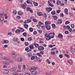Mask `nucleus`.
I'll return each instance as SVG.
<instances>
[{
  "label": "nucleus",
  "mask_w": 75,
  "mask_h": 75,
  "mask_svg": "<svg viewBox=\"0 0 75 75\" xmlns=\"http://www.w3.org/2000/svg\"><path fill=\"white\" fill-rule=\"evenodd\" d=\"M38 68L37 67H32L29 69L30 71L31 72L32 74L35 75L37 73V72L36 71V69H37Z\"/></svg>",
  "instance_id": "nucleus-1"
},
{
  "label": "nucleus",
  "mask_w": 75,
  "mask_h": 75,
  "mask_svg": "<svg viewBox=\"0 0 75 75\" xmlns=\"http://www.w3.org/2000/svg\"><path fill=\"white\" fill-rule=\"evenodd\" d=\"M45 37L47 40H51V37L49 36V34L46 33L45 34Z\"/></svg>",
  "instance_id": "nucleus-2"
},
{
  "label": "nucleus",
  "mask_w": 75,
  "mask_h": 75,
  "mask_svg": "<svg viewBox=\"0 0 75 75\" xmlns=\"http://www.w3.org/2000/svg\"><path fill=\"white\" fill-rule=\"evenodd\" d=\"M55 33H51L49 34V36L51 38H53L54 37Z\"/></svg>",
  "instance_id": "nucleus-3"
},
{
  "label": "nucleus",
  "mask_w": 75,
  "mask_h": 75,
  "mask_svg": "<svg viewBox=\"0 0 75 75\" xmlns=\"http://www.w3.org/2000/svg\"><path fill=\"white\" fill-rule=\"evenodd\" d=\"M17 70V69L15 67H14L13 68H11L9 69V71L11 72H14L16 70Z\"/></svg>",
  "instance_id": "nucleus-4"
},
{
  "label": "nucleus",
  "mask_w": 75,
  "mask_h": 75,
  "mask_svg": "<svg viewBox=\"0 0 75 75\" xmlns=\"http://www.w3.org/2000/svg\"><path fill=\"white\" fill-rule=\"evenodd\" d=\"M3 72L4 74H8L9 73V71L6 70V69H4L3 71Z\"/></svg>",
  "instance_id": "nucleus-5"
},
{
  "label": "nucleus",
  "mask_w": 75,
  "mask_h": 75,
  "mask_svg": "<svg viewBox=\"0 0 75 75\" xmlns=\"http://www.w3.org/2000/svg\"><path fill=\"white\" fill-rule=\"evenodd\" d=\"M26 3L25 2L22 5V7L24 8V9H25L26 8Z\"/></svg>",
  "instance_id": "nucleus-6"
},
{
  "label": "nucleus",
  "mask_w": 75,
  "mask_h": 75,
  "mask_svg": "<svg viewBox=\"0 0 75 75\" xmlns=\"http://www.w3.org/2000/svg\"><path fill=\"white\" fill-rule=\"evenodd\" d=\"M46 28L47 30H50L51 29V26L49 25H47L46 26Z\"/></svg>",
  "instance_id": "nucleus-7"
},
{
  "label": "nucleus",
  "mask_w": 75,
  "mask_h": 75,
  "mask_svg": "<svg viewBox=\"0 0 75 75\" xmlns=\"http://www.w3.org/2000/svg\"><path fill=\"white\" fill-rule=\"evenodd\" d=\"M38 49L39 50H44V47L41 46H40L38 47Z\"/></svg>",
  "instance_id": "nucleus-8"
},
{
  "label": "nucleus",
  "mask_w": 75,
  "mask_h": 75,
  "mask_svg": "<svg viewBox=\"0 0 75 75\" xmlns=\"http://www.w3.org/2000/svg\"><path fill=\"white\" fill-rule=\"evenodd\" d=\"M8 41L7 40H5L4 41V42L2 43V44H8Z\"/></svg>",
  "instance_id": "nucleus-9"
},
{
  "label": "nucleus",
  "mask_w": 75,
  "mask_h": 75,
  "mask_svg": "<svg viewBox=\"0 0 75 75\" xmlns=\"http://www.w3.org/2000/svg\"><path fill=\"white\" fill-rule=\"evenodd\" d=\"M2 59H5L6 60H9V58L8 57H6L5 56H2Z\"/></svg>",
  "instance_id": "nucleus-10"
},
{
  "label": "nucleus",
  "mask_w": 75,
  "mask_h": 75,
  "mask_svg": "<svg viewBox=\"0 0 75 75\" xmlns=\"http://www.w3.org/2000/svg\"><path fill=\"white\" fill-rule=\"evenodd\" d=\"M57 37H58L59 38H62V37H63V35L61 34H59L58 35Z\"/></svg>",
  "instance_id": "nucleus-11"
},
{
  "label": "nucleus",
  "mask_w": 75,
  "mask_h": 75,
  "mask_svg": "<svg viewBox=\"0 0 75 75\" xmlns=\"http://www.w3.org/2000/svg\"><path fill=\"white\" fill-rule=\"evenodd\" d=\"M18 28L19 29H20V30H21V31L22 32H24V31L25 30L24 29H23V28H21V27H18Z\"/></svg>",
  "instance_id": "nucleus-12"
},
{
  "label": "nucleus",
  "mask_w": 75,
  "mask_h": 75,
  "mask_svg": "<svg viewBox=\"0 0 75 75\" xmlns=\"http://www.w3.org/2000/svg\"><path fill=\"white\" fill-rule=\"evenodd\" d=\"M58 24H61L62 23V20L61 19H59L57 21Z\"/></svg>",
  "instance_id": "nucleus-13"
},
{
  "label": "nucleus",
  "mask_w": 75,
  "mask_h": 75,
  "mask_svg": "<svg viewBox=\"0 0 75 75\" xmlns=\"http://www.w3.org/2000/svg\"><path fill=\"white\" fill-rule=\"evenodd\" d=\"M3 64H6V65H10V63L7 62H3Z\"/></svg>",
  "instance_id": "nucleus-14"
},
{
  "label": "nucleus",
  "mask_w": 75,
  "mask_h": 75,
  "mask_svg": "<svg viewBox=\"0 0 75 75\" xmlns=\"http://www.w3.org/2000/svg\"><path fill=\"white\" fill-rule=\"evenodd\" d=\"M52 8H46V10L47 11H51L52 10Z\"/></svg>",
  "instance_id": "nucleus-15"
},
{
  "label": "nucleus",
  "mask_w": 75,
  "mask_h": 75,
  "mask_svg": "<svg viewBox=\"0 0 75 75\" xmlns=\"http://www.w3.org/2000/svg\"><path fill=\"white\" fill-rule=\"evenodd\" d=\"M18 59L19 61L20 62H21L23 61V59H22V57H18Z\"/></svg>",
  "instance_id": "nucleus-16"
},
{
  "label": "nucleus",
  "mask_w": 75,
  "mask_h": 75,
  "mask_svg": "<svg viewBox=\"0 0 75 75\" xmlns=\"http://www.w3.org/2000/svg\"><path fill=\"white\" fill-rule=\"evenodd\" d=\"M23 12L21 11H18V14L19 16L23 15Z\"/></svg>",
  "instance_id": "nucleus-17"
},
{
  "label": "nucleus",
  "mask_w": 75,
  "mask_h": 75,
  "mask_svg": "<svg viewBox=\"0 0 75 75\" xmlns=\"http://www.w3.org/2000/svg\"><path fill=\"white\" fill-rule=\"evenodd\" d=\"M32 2L33 3L35 6H38V3L34 2L33 1H32Z\"/></svg>",
  "instance_id": "nucleus-18"
},
{
  "label": "nucleus",
  "mask_w": 75,
  "mask_h": 75,
  "mask_svg": "<svg viewBox=\"0 0 75 75\" xmlns=\"http://www.w3.org/2000/svg\"><path fill=\"white\" fill-rule=\"evenodd\" d=\"M11 54L12 57H13V58H16V56L15 55V53H14L13 52Z\"/></svg>",
  "instance_id": "nucleus-19"
},
{
  "label": "nucleus",
  "mask_w": 75,
  "mask_h": 75,
  "mask_svg": "<svg viewBox=\"0 0 75 75\" xmlns=\"http://www.w3.org/2000/svg\"><path fill=\"white\" fill-rule=\"evenodd\" d=\"M68 10L67 8H65L64 10V12L66 14H68Z\"/></svg>",
  "instance_id": "nucleus-20"
},
{
  "label": "nucleus",
  "mask_w": 75,
  "mask_h": 75,
  "mask_svg": "<svg viewBox=\"0 0 75 75\" xmlns=\"http://www.w3.org/2000/svg\"><path fill=\"white\" fill-rule=\"evenodd\" d=\"M20 32V30L18 29H17L15 31L16 33H19Z\"/></svg>",
  "instance_id": "nucleus-21"
},
{
  "label": "nucleus",
  "mask_w": 75,
  "mask_h": 75,
  "mask_svg": "<svg viewBox=\"0 0 75 75\" xmlns=\"http://www.w3.org/2000/svg\"><path fill=\"white\" fill-rule=\"evenodd\" d=\"M37 14L39 16H42V12H38Z\"/></svg>",
  "instance_id": "nucleus-22"
},
{
  "label": "nucleus",
  "mask_w": 75,
  "mask_h": 75,
  "mask_svg": "<svg viewBox=\"0 0 75 75\" xmlns=\"http://www.w3.org/2000/svg\"><path fill=\"white\" fill-rule=\"evenodd\" d=\"M24 36V37H25V36H27V34L26 32H25L23 33L22 34Z\"/></svg>",
  "instance_id": "nucleus-23"
},
{
  "label": "nucleus",
  "mask_w": 75,
  "mask_h": 75,
  "mask_svg": "<svg viewBox=\"0 0 75 75\" xmlns=\"http://www.w3.org/2000/svg\"><path fill=\"white\" fill-rule=\"evenodd\" d=\"M17 11L16 10H14L13 12V13L14 15H16L17 14Z\"/></svg>",
  "instance_id": "nucleus-24"
},
{
  "label": "nucleus",
  "mask_w": 75,
  "mask_h": 75,
  "mask_svg": "<svg viewBox=\"0 0 75 75\" xmlns=\"http://www.w3.org/2000/svg\"><path fill=\"white\" fill-rule=\"evenodd\" d=\"M29 47L30 49H32L34 48V46H33V45H30Z\"/></svg>",
  "instance_id": "nucleus-25"
},
{
  "label": "nucleus",
  "mask_w": 75,
  "mask_h": 75,
  "mask_svg": "<svg viewBox=\"0 0 75 75\" xmlns=\"http://www.w3.org/2000/svg\"><path fill=\"white\" fill-rule=\"evenodd\" d=\"M32 56V53L30 52L28 54V57H31Z\"/></svg>",
  "instance_id": "nucleus-26"
},
{
  "label": "nucleus",
  "mask_w": 75,
  "mask_h": 75,
  "mask_svg": "<svg viewBox=\"0 0 75 75\" xmlns=\"http://www.w3.org/2000/svg\"><path fill=\"white\" fill-rule=\"evenodd\" d=\"M24 27L25 28H27L28 27V25L27 24L24 25Z\"/></svg>",
  "instance_id": "nucleus-27"
},
{
  "label": "nucleus",
  "mask_w": 75,
  "mask_h": 75,
  "mask_svg": "<svg viewBox=\"0 0 75 75\" xmlns=\"http://www.w3.org/2000/svg\"><path fill=\"white\" fill-rule=\"evenodd\" d=\"M32 39L31 37L28 38V40L29 41H32Z\"/></svg>",
  "instance_id": "nucleus-28"
},
{
  "label": "nucleus",
  "mask_w": 75,
  "mask_h": 75,
  "mask_svg": "<svg viewBox=\"0 0 75 75\" xmlns=\"http://www.w3.org/2000/svg\"><path fill=\"white\" fill-rule=\"evenodd\" d=\"M64 56H65V57H67V58H70V57L69 55L67 54H64Z\"/></svg>",
  "instance_id": "nucleus-29"
},
{
  "label": "nucleus",
  "mask_w": 75,
  "mask_h": 75,
  "mask_svg": "<svg viewBox=\"0 0 75 75\" xmlns=\"http://www.w3.org/2000/svg\"><path fill=\"white\" fill-rule=\"evenodd\" d=\"M29 31H30V32H33V28H30L29 29Z\"/></svg>",
  "instance_id": "nucleus-30"
},
{
  "label": "nucleus",
  "mask_w": 75,
  "mask_h": 75,
  "mask_svg": "<svg viewBox=\"0 0 75 75\" xmlns=\"http://www.w3.org/2000/svg\"><path fill=\"white\" fill-rule=\"evenodd\" d=\"M51 14L52 15H54V14H55V11H53L51 12Z\"/></svg>",
  "instance_id": "nucleus-31"
},
{
  "label": "nucleus",
  "mask_w": 75,
  "mask_h": 75,
  "mask_svg": "<svg viewBox=\"0 0 75 75\" xmlns=\"http://www.w3.org/2000/svg\"><path fill=\"white\" fill-rule=\"evenodd\" d=\"M18 69L20 70L21 69V66L20 65V64H18Z\"/></svg>",
  "instance_id": "nucleus-32"
},
{
  "label": "nucleus",
  "mask_w": 75,
  "mask_h": 75,
  "mask_svg": "<svg viewBox=\"0 0 75 75\" xmlns=\"http://www.w3.org/2000/svg\"><path fill=\"white\" fill-rule=\"evenodd\" d=\"M33 21H34V22H35V23L37 21V19L34 18L33 19Z\"/></svg>",
  "instance_id": "nucleus-33"
},
{
  "label": "nucleus",
  "mask_w": 75,
  "mask_h": 75,
  "mask_svg": "<svg viewBox=\"0 0 75 75\" xmlns=\"http://www.w3.org/2000/svg\"><path fill=\"white\" fill-rule=\"evenodd\" d=\"M37 55L40 57V58H42V55H41L39 53H37Z\"/></svg>",
  "instance_id": "nucleus-34"
},
{
  "label": "nucleus",
  "mask_w": 75,
  "mask_h": 75,
  "mask_svg": "<svg viewBox=\"0 0 75 75\" xmlns=\"http://www.w3.org/2000/svg\"><path fill=\"white\" fill-rule=\"evenodd\" d=\"M25 45L26 46H28V45H29V43H28V42H25Z\"/></svg>",
  "instance_id": "nucleus-35"
},
{
  "label": "nucleus",
  "mask_w": 75,
  "mask_h": 75,
  "mask_svg": "<svg viewBox=\"0 0 75 75\" xmlns=\"http://www.w3.org/2000/svg\"><path fill=\"white\" fill-rule=\"evenodd\" d=\"M52 26L53 28H55V25L54 24H52Z\"/></svg>",
  "instance_id": "nucleus-36"
},
{
  "label": "nucleus",
  "mask_w": 75,
  "mask_h": 75,
  "mask_svg": "<svg viewBox=\"0 0 75 75\" xmlns=\"http://www.w3.org/2000/svg\"><path fill=\"white\" fill-rule=\"evenodd\" d=\"M69 30L70 33H72L73 32V31L72 30V28H70L69 29H68Z\"/></svg>",
  "instance_id": "nucleus-37"
},
{
  "label": "nucleus",
  "mask_w": 75,
  "mask_h": 75,
  "mask_svg": "<svg viewBox=\"0 0 75 75\" xmlns=\"http://www.w3.org/2000/svg\"><path fill=\"white\" fill-rule=\"evenodd\" d=\"M30 9L31 8H30L28 7L26 8V10L28 11H29L30 10Z\"/></svg>",
  "instance_id": "nucleus-38"
},
{
  "label": "nucleus",
  "mask_w": 75,
  "mask_h": 75,
  "mask_svg": "<svg viewBox=\"0 0 75 75\" xmlns=\"http://www.w3.org/2000/svg\"><path fill=\"white\" fill-rule=\"evenodd\" d=\"M70 22L69 21H67L65 22V24H69Z\"/></svg>",
  "instance_id": "nucleus-39"
},
{
  "label": "nucleus",
  "mask_w": 75,
  "mask_h": 75,
  "mask_svg": "<svg viewBox=\"0 0 75 75\" xmlns=\"http://www.w3.org/2000/svg\"><path fill=\"white\" fill-rule=\"evenodd\" d=\"M13 41H17V38H14L13 40Z\"/></svg>",
  "instance_id": "nucleus-40"
},
{
  "label": "nucleus",
  "mask_w": 75,
  "mask_h": 75,
  "mask_svg": "<svg viewBox=\"0 0 75 75\" xmlns=\"http://www.w3.org/2000/svg\"><path fill=\"white\" fill-rule=\"evenodd\" d=\"M47 61L49 64H51V62H50V60L49 59H47Z\"/></svg>",
  "instance_id": "nucleus-41"
},
{
  "label": "nucleus",
  "mask_w": 75,
  "mask_h": 75,
  "mask_svg": "<svg viewBox=\"0 0 75 75\" xmlns=\"http://www.w3.org/2000/svg\"><path fill=\"white\" fill-rule=\"evenodd\" d=\"M61 10L59 9L58 10H57V13H60V12H61Z\"/></svg>",
  "instance_id": "nucleus-42"
},
{
  "label": "nucleus",
  "mask_w": 75,
  "mask_h": 75,
  "mask_svg": "<svg viewBox=\"0 0 75 75\" xmlns=\"http://www.w3.org/2000/svg\"><path fill=\"white\" fill-rule=\"evenodd\" d=\"M16 18L18 20L19 19H20V18H21V17H20V16H16Z\"/></svg>",
  "instance_id": "nucleus-43"
},
{
  "label": "nucleus",
  "mask_w": 75,
  "mask_h": 75,
  "mask_svg": "<svg viewBox=\"0 0 75 75\" xmlns=\"http://www.w3.org/2000/svg\"><path fill=\"white\" fill-rule=\"evenodd\" d=\"M71 28H74V24H71Z\"/></svg>",
  "instance_id": "nucleus-44"
},
{
  "label": "nucleus",
  "mask_w": 75,
  "mask_h": 75,
  "mask_svg": "<svg viewBox=\"0 0 75 75\" xmlns=\"http://www.w3.org/2000/svg\"><path fill=\"white\" fill-rule=\"evenodd\" d=\"M53 18L54 20H56L57 18V17L56 16H53Z\"/></svg>",
  "instance_id": "nucleus-45"
},
{
  "label": "nucleus",
  "mask_w": 75,
  "mask_h": 75,
  "mask_svg": "<svg viewBox=\"0 0 75 75\" xmlns=\"http://www.w3.org/2000/svg\"><path fill=\"white\" fill-rule=\"evenodd\" d=\"M59 57L60 58H62V57H63V55L60 54L59 55Z\"/></svg>",
  "instance_id": "nucleus-46"
},
{
  "label": "nucleus",
  "mask_w": 75,
  "mask_h": 75,
  "mask_svg": "<svg viewBox=\"0 0 75 75\" xmlns=\"http://www.w3.org/2000/svg\"><path fill=\"white\" fill-rule=\"evenodd\" d=\"M60 16H61V17H63L64 16V15L63 13H61L60 14Z\"/></svg>",
  "instance_id": "nucleus-47"
},
{
  "label": "nucleus",
  "mask_w": 75,
  "mask_h": 75,
  "mask_svg": "<svg viewBox=\"0 0 75 75\" xmlns=\"http://www.w3.org/2000/svg\"><path fill=\"white\" fill-rule=\"evenodd\" d=\"M51 54L52 55H54V54H55V52H51Z\"/></svg>",
  "instance_id": "nucleus-48"
},
{
  "label": "nucleus",
  "mask_w": 75,
  "mask_h": 75,
  "mask_svg": "<svg viewBox=\"0 0 75 75\" xmlns=\"http://www.w3.org/2000/svg\"><path fill=\"white\" fill-rule=\"evenodd\" d=\"M21 40L22 41H24V39L23 38H21Z\"/></svg>",
  "instance_id": "nucleus-49"
},
{
  "label": "nucleus",
  "mask_w": 75,
  "mask_h": 75,
  "mask_svg": "<svg viewBox=\"0 0 75 75\" xmlns=\"http://www.w3.org/2000/svg\"><path fill=\"white\" fill-rule=\"evenodd\" d=\"M69 62L70 64H72V61L71 60H70L69 61Z\"/></svg>",
  "instance_id": "nucleus-50"
},
{
  "label": "nucleus",
  "mask_w": 75,
  "mask_h": 75,
  "mask_svg": "<svg viewBox=\"0 0 75 75\" xmlns=\"http://www.w3.org/2000/svg\"><path fill=\"white\" fill-rule=\"evenodd\" d=\"M61 1H59V2H57V5H58V4H59L60 3H61Z\"/></svg>",
  "instance_id": "nucleus-51"
},
{
  "label": "nucleus",
  "mask_w": 75,
  "mask_h": 75,
  "mask_svg": "<svg viewBox=\"0 0 75 75\" xmlns=\"http://www.w3.org/2000/svg\"><path fill=\"white\" fill-rule=\"evenodd\" d=\"M24 24H26V23H28V21L27 20L26 21H24Z\"/></svg>",
  "instance_id": "nucleus-52"
},
{
  "label": "nucleus",
  "mask_w": 75,
  "mask_h": 75,
  "mask_svg": "<svg viewBox=\"0 0 75 75\" xmlns=\"http://www.w3.org/2000/svg\"><path fill=\"white\" fill-rule=\"evenodd\" d=\"M49 6H50V7H53L54 6L52 4H49Z\"/></svg>",
  "instance_id": "nucleus-53"
},
{
  "label": "nucleus",
  "mask_w": 75,
  "mask_h": 75,
  "mask_svg": "<svg viewBox=\"0 0 75 75\" xmlns=\"http://www.w3.org/2000/svg\"><path fill=\"white\" fill-rule=\"evenodd\" d=\"M34 59V56L32 57L31 58V60H33Z\"/></svg>",
  "instance_id": "nucleus-54"
},
{
  "label": "nucleus",
  "mask_w": 75,
  "mask_h": 75,
  "mask_svg": "<svg viewBox=\"0 0 75 75\" xmlns=\"http://www.w3.org/2000/svg\"><path fill=\"white\" fill-rule=\"evenodd\" d=\"M7 67V66L6 65L4 64L3 66V68H6Z\"/></svg>",
  "instance_id": "nucleus-55"
},
{
  "label": "nucleus",
  "mask_w": 75,
  "mask_h": 75,
  "mask_svg": "<svg viewBox=\"0 0 75 75\" xmlns=\"http://www.w3.org/2000/svg\"><path fill=\"white\" fill-rule=\"evenodd\" d=\"M47 14H44V17H45V18H47Z\"/></svg>",
  "instance_id": "nucleus-56"
},
{
  "label": "nucleus",
  "mask_w": 75,
  "mask_h": 75,
  "mask_svg": "<svg viewBox=\"0 0 75 75\" xmlns=\"http://www.w3.org/2000/svg\"><path fill=\"white\" fill-rule=\"evenodd\" d=\"M28 23H30V22H31V20L30 19H28L27 20Z\"/></svg>",
  "instance_id": "nucleus-57"
},
{
  "label": "nucleus",
  "mask_w": 75,
  "mask_h": 75,
  "mask_svg": "<svg viewBox=\"0 0 75 75\" xmlns=\"http://www.w3.org/2000/svg\"><path fill=\"white\" fill-rule=\"evenodd\" d=\"M30 1H29V0H28V1H26V3L28 4H30Z\"/></svg>",
  "instance_id": "nucleus-58"
},
{
  "label": "nucleus",
  "mask_w": 75,
  "mask_h": 75,
  "mask_svg": "<svg viewBox=\"0 0 75 75\" xmlns=\"http://www.w3.org/2000/svg\"><path fill=\"white\" fill-rule=\"evenodd\" d=\"M72 51L73 52H75V49L74 48H72Z\"/></svg>",
  "instance_id": "nucleus-59"
},
{
  "label": "nucleus",
  "mask_w": 75,
  "mask_h": 75,
  "mask_svg": "<svg viewBox=\"0 0 75 75\" xmlns=\"http://www.w3.org/2000/svg\"><path fill=\"white\" fill-rule=\"evenodd\" d=\"M29 49V48H28V47H27L25 48V51H27Z\"/></svg>",
  "instance_id": "nucleus-60"
},
{
  "label": "nucleus",
  "mask_w": 75,
  "mask_h": 75,
  "mask_svg": "<svg viewBox=\"0 0 75 75\" xmlns=\"http://www.w3.org/2000/svg\"><path fill=\"white\" fill-rule=\"evenodd\" d=\"M25 65H23V69H25Z\"/></svg>",
  "instance_id": "nucleus-61"
},
{
  "label": "nucleus",
  "mask_w": 75,
  "mask_h": 75,
  "mask_svg": "<svg viewBox=\"0 0 75 75\" xmlns=\"http://www.w3.org/2000/svg\"><path fill=\"white\" fill-rule=\"evenodd\" d=\"M37 25L38 28H40V25L39 24L38 25Z\"/></svg>",
  "instance_id": "nucleus-62"
},
{
  "label": "nucleus",
  "mask_w": 75,
  "mask_h": 75,
  "mask_svg": "<svg viewBox=\"0 0 75 75\" xmlns=\"http://www.w3.org/2000/svg\"><path fill=\"white\" fill-rule=\"evenodd\" d=\"M0 20H1V21H3V18L1 17L0 18Z\"/></svg>",
  "instance_id": "nucleus-63"
},
{
  "label": "nucleus",
  "mask_w": 75,
  "mask_h": 75,
  "mask_svg": "<svg viewBox=\"0 0 75 75\" xmlns=\"http://www.w3.org/2000/svg\"><path fill=\"white\" fill-rule=\"evenodd\" d=\"M25 75H31L30 73H26L25 74Z\"/></svg>",
  "instance_id": "nucleus-64"
}]
</instances>
